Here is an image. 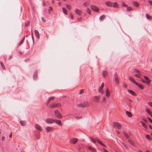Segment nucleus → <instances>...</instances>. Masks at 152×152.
<instances>
[{
  "mask_svg": "<svg viewBox=\"0 0 152 152\" xmlns=\"http://www.w3.org/2000/svg\"><path fill=\"white\" fill-rule=\"evenodd\" d=\"M103 150H104V152H108L105 149H103Z\"/></svg>",
  "mask_w": 152,
  "mask_h": 152,
  "instance_id": "nucleus-61",
  "label": "nucleus"
},
{
  "mask_svg": "<svg viewBox=\"0 0 152 152\" xmlns=\"http://www.w3.org/2000/svg\"><path fill=\"white\" fill-rule=\"evenodd\" d=\"M105 4L107 6L112 7L113 5V3L112 2L107 1L105 2Z\"/></svg>",
  "mask_w": 152,
  "mask_h": 152,
  "instance_id": "nucleus-13",
  "label": "nucleus"
},
{
  "mask_svg": "<svg viewBox=\"0 0 152 152\" xmlns=\"http://www.w3.org/2000/svg\"><path fill=\"white\" fill-rule=\"evenodd\" d=\"M75 13L79 15H80L81 14V11L78 9H75Z\"/></svg>",
  "mask_w": 152,
  "mask_h": 152,
  "instance_id": "nucleus-14",
  "label": "nucleus"
},
{
  "mask_svg": "<svg viewBox=\"0 0 152 152\" xmlns=\"http://www.w3.org/2000/svg\"><path fill=\"white\" fill-rule=\"evenodd\" d=\"M106 98L105 97H104L103 98L102 101L103 102H105L106 101Z\"/></svg>",
  "mask_w": 152,
  "mask_h": 152,
  "instance_id": "nucleus-52",
  "label": "nucleus"
},
{
  "mask_svg": "<svg viewBox=\"0 0 152 152\" xmlns=\"http://www.w3.org/2000/svg\"><path fill=\"white\" fill-rule=\"evenodd\" d=\"M30 22H28L27 23H26V26H28Z\"/></svg>",
  "mask_w": 152,
  "mask_h": 152,
  "instance_id": "nucleus-54",
  "label": "nucleus"
},
{
  "mask_svg": "<svg viewBox=\"0 0 152 152\" xmlns=\"http://www.w3.org/2000/svg\"><path fill=\"white\" fill-rule=\"evenodd\" d=\"M9 137L10 138H11L12 137V133H11V134L9 135Z\"/></svg>",
  "mask_w": 152,
  "mask_h": 152,
  "instance_id": "nucleus-62",
  "label": "nucleus"
},
{
  "mask_svg": "<svg viewBox=\"0 0 152 152\" xmlns=\"http://www.w3.org/2000/svg\"><path fill=\"white\" fill-rule=\"evenodd\" d=\"M24 39H25V38H24V37H23V38L22 40L19 43V45H21L23 43Z\"/></svg>",
  "mask_w": 152,
  "mask_h": 152,
  "instance_id": "nucleus-42",
  "label": "nucleus"
},
{
  "mask_svg": "<svg viewBox=\"0 0 152 152\" xmlns=\"http://www.w3.org/2000/svg\"><path fill=\"white\" fill-rule=\"evenodd\" d=\"M134 71L135 73L137 74L141 73V72L138 70L135 69L134 70Z\"/></svg>",
  "mask_w": 152,
  "mask_h": 152,
  "instance_id": "nucleus-35",
  "label": "nucleus"
},
{
  "mask_svg": "<svg viewBox=\"0 0 152 152\" xmlns=\"http://www.w3.org/2000/svg\"><path fill=\"white\" fill-rule=\"evenodd\" d=\"M63 10V11L64 13L66 15L67 14V11L66 10V9L65 8H62Z\"/></svg>",
  "mask_w": 152,
  "mask_h": 152,
  "instance_id": "nucleus-34",
  "label": "nucleus"
},
{
  "mask_svg": "<svg viewBox=\"0 0 152 152\" xmlns=\"http://www.w3.org/2000/svg\"><path fill=\"white\" fill-rule=\"evenodd\" d=\"M54 122L59 126H62V124L60 120L55 119Z\"/></svg>",
  "mask_w": 152,
  "mask_h": 152,
  "instance_id": "nucleus-11",
  "label": "nucleus"
},
{
  "mask_svg": "<svg viewBox=\"0 0 152 152\" xmlns=\"http://www.w3.org/2000/svg\"><path fill=\"white\" fill-rule=\"evenodd\" d=\"M126 113L127 115L129 117H131L132 116V113L126 111Z\"/></svg>",
  "mask_w": 152,
  "mask_h": 152,
  "instance_id": "nucleus-23",
  "label": "nucleus"
},
{
  "mask_svg": "<svg viewBox=\"0 0 152 152\" xmlns=\"http://www.w3.org/2000/svg\"><path fill=\"white\" fill-rule=\"evenodd\" d=\"M84 90L82 89L80 91V92L79 93V94H83L84 92Z\"/></svg>",
  "mask_w": 152,
  "mask_h": 152,
  "instance_id": "nucleus-38",
  "label": "nucleus"
},
{
  "mask_svg": "<svg viewBox=\"0 0 152 152\" xmlns=\"http://www.w3.org/2000/svg\"><path fill=\"white\" fill-rule=\"evenodd\" d=\"M146 137L149 140H151L152 139L151 138L150 135H146Z\"/></svg>",
  "mask_w": 152,
  "mask_h": 152,
  "instance_id": "nucleus-39",
  "label": "nucleus"
},
{
  "mask_svg": "<svg viewBox=\"0 0 152 152\" xmlns=\"http://www.w3.org/2000/svg\"><path fill=\"white\" fill-rule=\"evenodd\" d=\"M61 105L60 104L58 103H55L51 105V108H54L56 107H58L59 106H60Z\"/></svg>",
  "mask_w": 152,
  "mask_h": 152,
  "instance_id": "nucleus-12",
  "label": "nucleus"
},
{
  "mask_svg": "<svg viewBox=\"0 0 152 152\" xmlns=\"http://www.w3.org/2000/svg\"><path fill=\"white\" fill-rule=\"evenodd\" d=\"M70 16H71V18L72 19H73V15H72V14H70Z\"/></svg>",
  "mask_w": 152,
  "mask_h": 152,
  "instance_id": "nucleus-59",
  "label": "nucleus"
},
{
  "mask_svg": "<svg viewBox=\"0 0 152 152\" xmlns=\"http://www.w3.org/2000/svg\"><path fill=\"white\" fill-rule=\"evenodd\" d=\"M5 139V137L4 136L2 137V141H4V140Z\"/></svg>",
  "mask_w": 152,
  "mask_h": 152,
  "instance_id": "nucleus-56",
  "label": "nucleus"
},
{
  "mask_svg": "<svg viewBox=\"0 0 152 152\" xmlns=\"http://www.w3.org/2000/svg\"><path fill=\"white\" fill-rule=\"evenodd\" d=\"M42 21L44 22H46V20H45L44 18L43 17H42Z\"/></svg>",
  "mask_w": 152,
  "mask_h": 152,
  "instance_id": "nucleus-55",
  "label": "nucleus"
},
{
  "mask_svg": "<svg viewBox=\"0 0 152 152\" xmlns=\"http://www.w3.org/2000/svg\"><path fill=\"white\" fill-rule=\"evenodd\" d=\"M89 4V3L88 2H85L84 3L83 5L85 7H87Z\"/></svg>",
  "mask_w": 152,
  "mask_h": 152,
  "instance_id": "nucleus-32",
  "label": "nucleus"
},
{
  "mask_svg": "<svg viewBox=\"0 0 152 152\" xmlns=\"http://www.w3.org/2000/svg\"><path fill=\"white\" fill-rule=\"evenodd\" d=\"M148 104L149 105L152 107V102H149Z\"/></svg>",
  "mask_w": 152,
  "mask_h": 152,
  "instance_id": "nucleus-53",
  "label": "nucleus"
},
{
  "mask_svg": "<svg viewBox=\"0 0 152 152\" xmlns=\"http://www.w3.org/2000/svg\"><path fill=\"white\" fill-rule=\"evenodd\" d=\"M49 9L51 10H53V8L51 7H49Z\"/></svg>",
  "mask_w": 152,
  "mask_h": 152,
  "instance_id": "nucleus-60",
  "label": "nucleus"
},
{
  "mask_svg": "<svg viewBox=\"0 0 152 152\" xmlns=\"http://www.w3.org/2000/svg\"><path fill=\"white\" fill-rule=\"evenodd\" d=\"M127 86L126 85V84L124 83L123 84V87L125 88H126V87H127Z\"/></svg>",
  "mask_w": 152,
  "mask_h": 152,
  "instance_id": "nucleus-51",
  "label": "nucleus"
},
{
  "mask_svg": "<svg viewBox=\"0 0 152 152\" xmlns=\"http://www.w3.org/2000/svg\"><path fill=\"white\" fill-rule=\"evenodd\" d=\"M86 12L89 14H91V11L88 8H87V9Z\"/></svg>",
  "mask_w": 152,
  "mask_h": 152,
  "instance_id": "nucleus-37",
  "label": "nucleus"
},
{
  "mask_svg": "<svg viewBox=\"0 0 152 152\" xmlns=\"http://www.w3.org/2000/svg\"><path fill=\"white\" fill-rule=\"evenodd\" d=\"M35 33L36 37L38 38H39V33L37 30H35Z\"/></svg>",
  "mask_w": 152,
  "mask_h": 152,
  "instance_id": "nucleus-18",
  "label": "nucleus"
},
{
  "mask_svg": "<svg viewBox=\"0 0 152 152\" xmlns=\"http://www.w3.org/2000/svg\"><path fill=\"white\" fill-rule=\"evenodd\" d=\"M148 119L149 121L152 123V120L150 118H148Z\"/></svg>",
  "mask_w": 152,
  "mask_h": 152,
  "instance_id": "nucleus-57",
  "label": "nucleus"
},
{
  "mask_svg": "<svg viewBox=\"0 0 152 152\" xmlns=\"http://www.w3.org/2000/svg\"><path fill=\"white\" fill-rule=\"evenodd\" d=\"M110 96V93L108 88H107L106 90V96L107 97H109Z\"/></svg>",
  "mask_w": 152,
  "mask_h": 152,
  "instance_id": "nucleus-15",
  "label": "nucleus"
},
{
  "mask_svg": "<svg viewBox=\"0 0 152 152\" xmlns=\"http://www.w3.org/2000/svg\"><path fill=\"white\" fill-rule=\"evenodd\" d=\"M129 142L132 145H134V142L131 140L129 139L128 140Z\"/></svg>",
  "mask_w": 152,
  "mask_h": 152,
  "instance_id": "nucleus-24",
  "label": "nucleus"
},
{
  "mask_svg": "<svg viewBox=\"0 0 152 152\" xmlns=\"http://www.w3.org/2000/svg\"><path fill=\"white\" fill-rule=\"evenodd\" d=\"M91 141L93 142V143H96V141L94 140L92 138H91Z\"/></svg>",
  "mask_w": 152,
  "mask_h": 152,
  "instance_id": "nucleus-44",
  "label": "nucleus"
},
{
  "mask_svg": "<svg viewBox=\"0 0 152 152\" xmlns=\"http://www.w3.org/2000/svg\"><path fill=\"white\" fill-rule=\"evenodd\" d=\"M35 128L39 131H42V128L41 126L37 124H36L34 126Z\"/></svg>",
  "mask_w": 152,
  "mask_h": 152,
  "instance_id": "nucleus-6",
  "label": "nucleus"
},
{
  "mask_svg": "<svg viewBox=\"0 0 152 152\" xmlns=\"http://www.w3.org/2000/svg\"><path fill=\"white\" fill-rule=\"evenodd\" d=\"M144 78H145V79L146 80V81H145L144 80H142L144 82H145L147 84H148V83H150V82H151V80L149 79L146 76H144Z\"/></svg>",
  "mask_w": 152,
  "mask_h": 152,
  "instance_id": "nucleus-9",
  "label": "nucleus"
},
{
  "mask_svg": "<svg viewBox=\"0 0 152 152\" xmlns=\"http://www.w3.org/2000/svg\"><path fill=\"white\" fill-rule=\"evenodd\" d=\"M128 91L132 95L134 96H136V94L135 92L133 91L129 90H128Z\"/></svg>",
  "mask_w": 152,
  "mask_h": 152,
  "instance_id": "nucleus-22",
  "label": "nucleus"
},
{
  "mask_svg": "<svg viewBox=\"0 0 152 152\" xmlns=\"http://www.w3.org/2000/svg\"><path fill=\"white\" fill-rule=\"evenodd\" d=\"M55 119L52 118H48L45 120L46 123L48 124H51L54 122Z\"/></svg>",
  "mask_w": 152,
  "mask_h": 152,
  "instance_id": "nucleus-3",
  "label": "nucleus"
},
{
  "mask_svg": "<svg viewBox=\"0 0 152 152\" xmlns=\"http://www.w3.org/2000/svg\"><path fill=\"white\" fill-rule=\"evenodd\" d=\"M99 93H101L102 94H103L104 93V92L103 91L102 89H99Z\"/></svg>",
  "mask_w": 152,
  "mask_h": 152,
  "instance_id": "nucleus-40",
  "label": "nucleus"
},
{
  "mask_svg": "<svg viewBox=\"0 0 152 152\" xmlns=\"http://www.w3.org/2000/svg\"><path fill=\"white\" fill-rule=\"evenodd\" d=\"M20 123V124L23 126L25 125L26 124L25 121H21Z\"/></svg>",
  "mask_w": 152,
  "mask_h": 152,
  "instance_id": "nucleus-31",
  "label": "nucleus"
},
{
  "mask_svg": "<svg viewBox=\"0 0 152 152\" xmlns=\"http://www.w3.org/2000/svg\"><path fill=\"white\" fill-rule=\"evenodd\" d=\"M89 105V103L87 102H86L84 103H82L78 105V106L83 107L88 106Z\"/></svg>",
  "mask_w": 152,
  "mask_h": 152,
  "instance_id": "nucleus-4",
  "label": "nucleus"
},
{
  "mask_svg": "<svg viewBox=\"0 0 152 152\" xmlns=\"http://www.w3.org/2000/svg\"><path fill=\"white\" fill-rule=\"evenodd\" d=\"M1 67H2L3 69H4V68H5V67H4V64H3V63L2 62H1Z\"/></svg>",
  "mask_w": 152,
  "mask_h": 152,
  "instance_id": "nucleus-47",
  "label": "nucleus"
},
{
  "mask_svg": "<svg viewBox=\"0 0 152 152\" xmlns=\"http://www.w3.org/2000/svg\"><path fill=\"white\" fill-rule=\"evenodd\" d=\"M78 140L77 138H72L70 140V142L72 144H75L77 142Z\"/></svg>",
  "mask_w": 152,
  "mask_h": 152,
  "instance_id": "nucleus-5",
  "label": "nucleus"
},
{
  "mask_svg": "<svg viewBox=\"0 0 152 152\" xmlns=\"http://www.w3.org/2000/svg\"><path fill=\"white\" fill-rule=\"evenodd\" d=\"M91 9L94 11L95 12H97L99 11V9L97 8V7L94 5H91Z\"/></svg>",
  "mask_w": 152,
  "mask_h": 152,
  "instance_id": "nucleus-8",
  "label": "nucleus"
},
{
  "mask_svg": "<svg viewBox=\"0 0 152 152\" xmlns=\"http://www.w3.org/2000/svg\"><path fill=\"white\" fill-rule=\"evenodd\" d=\"M135 84L137 85L139 87H140L141 89H142L143 88V85L141 84L137 83V84Z\"/></svg>",
  "mask_w": 152,
  "mask_h": 152,
  "instance_id": "nucleus-21",
  "label": "nucleus"
},
{
  "mask_svg": "<svg viewBox=\"0 0 152 152\" xmlns=\"http://www.w3.org/2000/svg\"><path fill=\"white\" fill-rule=\"evenodd\" d=\"M124 135L127 138H128L129 137L128 135L125 133V132H123Z\"/></svg>",
  "mask_w": 152,
  "mask_h": 152,
  "instance_id": "nucleus-43",
  "label": "nucleus"
},
{
  "mask_svg": "<svg viewBox=\"0 0 152 152\" xmlns=\"http://www.w3.org/2000/svg\"><path fill=\"white\" fill-rule=\"evenodd\" d=\"M31 37H32V39H33V33H32V32H31Z\"/></svg>",
  "mask_w": 152,
  "mask_h": 152,
  "instance_id": "nucleus-63",
  "label": "nucleus"
},
{
  "mask_svg": "<svg viewBox=\"0 0 152 152\" xmlns=\"http://www.w3.org/2000/svg\"><path fill=\"white\" fill-rule=\"evenodd\" d=\"M66 7L68 9H71V6L69 5H68V4H66Z\"/></svg>",
  "mask_w": 152,
  "mask_h": 152,
  "instance_id": "nucleus-45",
  "label": "nucleus"
},
{
  "mask_svg": "<svg viewBox=\"0 0 152 152\" xmlns=\"http://www.w3.org/2000/svg\"><path fill=\"white\" fill-rule=\"evenodd\" d=\"M122 6L123 7H127V5L124 2L122 3Z\"/></svg>",
  "mask_w": 152,
  "mask_h": 152,
  "instance_id": "nucleus-50",
  "label": "nucleus"
},
{
  "mask_svg": "<svg viewBox=\"0 0 152 152\" xmlns=\"http://www.w3.org/2000/svg\"><path fill=\"white\" fill-rule=\"evenodd\" d=\"M146 112L149 115H151L152 113L148 109H146Z\"/></svg>",
  "mask_w": 152,
  "mask_h": 152,
  "instance_id": "nucleus-33",
  "label": "nucleus"
},
{
  "mask_svg": "<svg viewBox=\"0 0 152 152\" xmlns=\"http://www.w3.org/2000/svg\"><path fill=\"white\" fill-rule=\"evenodd\" d=\"M114 82L116 84H117L119 83V80L118 78L117 77H115V80H114Z\"/></svg>",
  "mask_w": 152,
  "mask_h": 152,
  "instance_id": "nucleus-19",
  "label": "nucleus"
},
{
  "mask_svg": "<svg viewBox=\"0 0 152 152\" xmlns=\"http://www.w3.org/2000/svg\"><path fill=\"white\" fill-rule=\"evenodd\" d=\"M50 101L48 99L46 102V104L47 105H48Z\"/></svg>",
  "mask_w": 152,
  "mask_h": 152,
  "instance_id": "nucleus-49",
  "label": "nucleus"
},
{
  "mask_svg": "<svg viewBox=\"0 0 152 152\" xmlns=\"http://www.w3.org/2000/svg\"><path fill=\"white\" fill-rule=\"evenodd\" d=\"M97 141L101 145L105 147V145L102 142H101L100 141H99L98 140H97Z\"/></svg>",
  "mask_w": 152,
  "mask_h": 152,
  "instance_id": "nucleus-29",
  "label": "nucleus"
},
{
  "mask_svg": "<svg viewBox=\"0 0 152 152\" xmlns=\"http://www.w3.org/2000/svg\"><path fill=\"white\" fill-rule=\"evenodd\" d=\"M113 125L114 128L118 129H120L121 127V124L117 122H113Z\"/></svg>",
  "mask_w": 152,
  "mask_h": 152,
  "instance_id": "nucleus-2",
  "label": "nucleus"
},
{
  "mask_svg": "<svg viewBox=\"0 0 152 152\" xmlns=\"http://www.w3.org/2000/svg\"><path fill=\"white\" fill-rule=\"evenodd\" d=\"M148 2H149V3L150 4H151L152 5V1H148Z\"/></svg>",
  "mask_w": 152,
  "mask_h": 152,
  "instance_id": "nucleus-58",
  "label": "nucleus"
},
{
  "mask_svg": "<svg viewBox=\"0 0 152 152\" xmlns=\"http://www.w3.org/2000/svg\"><path fill=\"white\" fill-rule=\"evenodd\" d=\"M127 10L128 11H131L132 10V8L131 7H127Z\"/></svg>",
  "mask_w": 152,
  "mask_h": 152,
  "instance_id": "nucleus-36",
  "label": "nucleus"
},
{
  "mask_svg": "<svg viewBox=\"0 0 152 152\" xmlns=\"http://www.w3.org/2000/svg\"><path fill=\"white\" fill-rule=\"evenodd\" d=\"M54 99V97H50L49 98V99L50 100V101H51L53 100Z\"/></svg>",
  "mask_w": 152,
  "mask_h": 152,
  "instance_id": "nucleus-46",
  "label": "nucleus"
},
{
  "mask_svg": "<svg viewBox=\"0 0 152 152\" xmlns=\"http://www.w3.org/2000/svg\"><path fill=\"white\" fill-rule=\"evenodd\" d=\"M104 17L103 15L101 16L99 18V19L100 20H102L104 18Z\"/></svg>",
  "mask_w": 152,
  "mask_h": 152,
  "instance_id": "nucleus-48",
  "label": "nucleus"
},
{
  "mask_svg": "<svg viewBox=\"0 0 152 152\" xmlns=\"http://www.w3.org/2000/svg\"><path fill=\"white\" fill-rule=\"evenodd\" d=\"M104 83H102V85H101V86L104 87Z\"/></svg>",
  "mask_w": 152,
  "mask_h": 152,
  "instance_id": "nucleus-64",
  "label": "nucleus"
},
{
  "mask_svg": "<svg viewBox=\"0 0 152 152\" xmlns=\"http://www.w3.org/2000/svg\"><path fill=\"white\" fill-rule=\"evenodd\" d=\"M113 7H118V3L116 2H115L114 3V4H113Z\"/></svg>",
  "mask_w": 152,
  "mask_h": 152,
  "instance_id": "nucleus-25",
  "label": "nucleus"
},
{
  "mask_svg": "<svg viewBox=\"0 0 152 152\" xmlns=\"http://www.w3.org/2000/svg\"><path fill=\"white\" fill-rule=\"evenodd\" d=\"M53 129L54 128L52 127L47 126L45 128L47 132L53 131Z\"/></svg>",
  "mask_w": 152,
  "mask_h": 152,
  "instance_id": "nucleus-7",
  "label": "nucleus"
},
{
  "mask_svg": "<svg viewBox=\"0 0 152 152\" xmlns=\"http://www.w3.org/2000/svg\"><path fill=\"white\" fill-rule=\"evenodd\" d=\"M108 74V72L107 71L104 70L102 72V75L105 78L107 76Z\"/></svg>",
  "mask_w": 152,
  "mask_h": 152,
  "instance_id": "nucleus-16",
  "label": "nucleus"
},
{
  "mask_svg": "<svg viewBox=\"0 0 152 152\" xmlns=\"http://www.w3.org/2000/svg\"><path fill=\"white\" fill-rule=\"evenodd\" d=\"M146 16L147 18L148 19L151 20L152 19V17L151 16L147 14L146 15Z\"/></svg>",
  "mask_w": 152,
  "mask_h": 152,
  "instance_id": "nucleus-30",
  "label": "nucleus"
},
{
  "mask_svg": "<svg viewBox=\"0 0 152 152\" xmlns=\"http://www.w3.org/2000/svg\"><path fill=\"white\" fill-rule=\"evenodd\" d=\"M74 117L77 120L80 119L81 118V117H78L77 116H76L75 115Z\"/></svg>",
  "mask_w": 152,
  "mask_h": 152,
  "instance_id": "nucleus-41",
  "label": "nucleus"
},
{
  "mask_svg": "<svg viewBox=\"0 0 152 152\" xmlns=\"http://www.w3.org/2000/svg\"><path fill=\"white\" fill-rule=\"evenodd\" d=\"M133 4L134 6L137 7L139 6V3L136 2H134L133 3Z\"/></svg>",
  "mask_w": 152,
  "mask_h": 152,
  "instance_id": "nucleus-27",
  "label": "nucleus"
},
{
  "mask_svg": "<svg viewBox=\"0 0 152 152\" xmlns=\"http://www.w3.org/2000/svg\"><path fill=\"white\" fill-rule=\"evenodd\" d=\"M129 80L131 81L134 84H137V82L135 81V80L132 77H129Z\"/></svg>",
  "mask_w": 152,
  "mask_h": 152,
  "instance_id": "nucleus-17",
  "label": "nucleus"
},
{
  "mask_svg": "<svg viewBox=\"0 0 152 152\" xmlns=\"http://www.w3.org/2000/svg\"><path fill=\"white\" fill-rule=\"evenodd\" d=\"M88 149L89 150H90L93 152H95L96 151V150L95 149H94V148L92 147L91 146H89L88 148Z\"/></svg>",
  "mask_w": 152,
  "mask_h": 152,
  "instance_id": "nucleus-20",
  "label": "nucleus"
},
{
  "mask_svg": "<svg viewBox=\"0 0 152 152\" xmlns=\"http://www.w3.org/2000/svg\"><path fill=\"white\" fill-rule=\"evenodd\" d=\"M140 122L142 124V125L144 127H145V128H147V126L145 123L142 122V121H141Z\"/></svg>",
  "mask_w": 152,
  "mask_h": 152,
  "instance_id": "nucleus-26",
  "label": "nucleus"
},
{
  "mask_svg": "<svg viewBox=\"0 0 152 152\" xmlns=\"http://www.w3.org/2000/svg\"><path fill=\"white\" fill-rule=\"evenodd\" d=\"M99 96H95L94 97V101L96 102H98L99 101Z\"/></svg>",
  "mask_w": 152,
  "mask_h": 152,
  "instance_id": "nucleus-10",
  "label": "nucleus"
},
{
  "mask_svg": "<svg viewBox=\"0 0 152 152\" xmlns=\"http://www.w3.org/2000/svg\"><path fill=\"white\" fill-rule=\"evenodd\" d=\"M54 113L55 116L58 118H61L62 116L61 113L58 110H56L54 111Z\"/></svg>",
  "mask_w": 152,
  "mask_h": 152,
  "instance_id": "nucleus-1",
  "label": "nucleus"
},
{
  "mask_svg": "<svg viewBox=\"0 0 152 152\" xmlns=\"http://www.w3.org/2000/svg\"><path fill=\"white\" fill-rule=\"evenodd\" d=\"M135 76L137 77L140 78L141 76V75L140 73H138L135 75Z\"/></svg>",
  "mask_w": 152,
  "mask_h": 152,
  "instance_id": "nucleus-28",
  "label": "nucleus"
}]
</instances>
